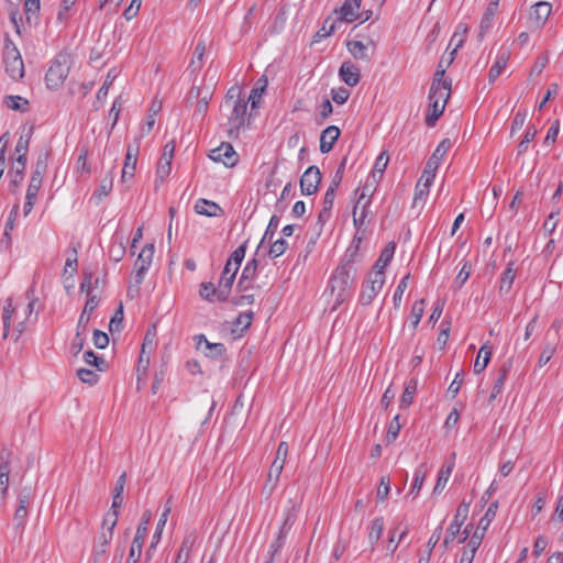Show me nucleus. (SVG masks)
<instances>
[{
	"instance_id": "obj_47",
	"label": "nucleus",
	"mask_w": 563,
	"mask_h": 563,
	"mask_svg": "<svg viewBox=\"0 0 563 563\" xmlns=\"http://www.w3.org/2000/svg\"><path fill=\"white\" fill-rule=\"evenodd\" d=\"M112 186H113V175L111 173H109L108 175H106L100 185L98 186V188L96 189L93 196L96 198H98L99 200H101L102 198L107 197L111 189H112Z\"/></svg>"
},
{
	"instance_id": "obj_15",
	"label": "nucleus",
	"mask_w": 563,
	"mask_h": 563,
	"mask_svg": "<svg viewBox=\"0 0 563 563\" xmlns=\"http://www.w3.org/2000/svg\"><path fill=\"white\" fill-rule=\"evenodd\" d=\"M239 268L231 265V262L225 263L219 280L221 284V290L219 291L221 298H229Z\"/></svg>"
},
{
	"instance_id": "obj_14",
	"label": "nucleus",
	"mask_w": 563,
	"mask_h": 563,
	"mask_svg": "<svg viewBox=\"0 0 563 563\" xmlns=\"http://www.w3.org/2000/svg\"><path fill=\"white\" fill-rule=\"evenodd\" d=\"M26 156L18 155L14 164L9 173L11 177L10 191L15 192L24 179V170L26 167Z\"/></svg>"
},
{
	"instance_id": "obj_50",
	"label": "nucleus",
	"mask_w": 563,
	"mask_h": 563,
	"mask_svg": "<svg viewBox=\"0 0 563 563\" xmlns=\"http://www.w3.org/2000/svg\"><path fill=\"white\" fill-rule=\"evenodd\" d=\"M89 151L87 146H81L79 148V155L77 158V172L80 174H90V164L88 163Z\"/></svg>"
},
{
	"instance_id": "obj_33",
	"label": "nucleus",
	"mask_w": 563,
	"mask_h": 563,
	"mask_svg": "<svg viewBox=\"0 0 563 563\" xmlns=\"http://www.w3.org/2000/svg\"><path fill=\"white\" fill-rule=\"evenodd\" d=\"M206 45L207 41L203 37V35H201L197 42V45L194 51V57L189 65L192 68V70H199L202 67L203 55L206 53Z\"/></svg>"
},
{
	"instance_id": "obj_46",
	"label": "nucleus",
	"mask_w": 563,
	"mask_h": 563,
	"mask_svg": "<svg viewBox=\"0 0 563 563\" xmlns=\"http://www.w3.org/2000/svg\"><path fill=\"white\" fill-rule=\"evenodd\" d=\"M21 54L9 36L4 40L3 63L21 59Z\"/></svg>"
},
{
	"instance_id": "obj_40",
	"label": "nucleus",
	"mask_w": 563,
	"mask_h": 563,
	"mask_svg": "<svg viewBox=\"0 0 563 563\" xmlns=\"http://www.w3.org/2000/svg\"><path fill=\"white\" fill-rule=\"evenodd\" d=\"M267 84H268V81H267L266 76H262L256 81L255 87L252 89V91L249 96V99H247V101L252 102L253 108H255L257 106V102L262 98V95L265 91Z\"/></svg>"
},
{
	"instance_id": "obj_54",
	"label": "nucleus",
	"mask_w": 563,
	"mask_h": 563,
	"mask_svg": "<svg viewBox=\"0 0 563 563\" xmlns=\"http://www.w3.org/2000/svg\"><path fill=\"white\" fill-rule=\"evenodd\" d=\"M32 133H33V128H30V130L26 132V133H22L16 142V145H15V153H18V155H24L27 157V150H29V144H30V141H31V137H32Z\"/></svg>"
},
{
	"instance_id": "obj_64",
	"label": "nucleus",
	"mask_w": 563,
	"mask_h": 563,
	"mask_svg": "<svg viewBox=\"0 0 563 563\" xmlns=\"http://www.w3.org/2000/svg\"><path fill=\"white\" fill-rule=\"evenodd\" d=\"M537 130L534 126H529L523 135V139L518 144V154H522L528 150L529 143L534 139Z\"/></svg>"
},
{
	"instance_id": "obj_52",
	"label": "nucleus",
	"mask_w": 563,
	"mask_h": 563,
	"mask_svg": "<svg viewBox=\"0 0 563 563\" xmlns=\"http://www.w3.org/2000/svg\"><path fill=\"white\" fill-rule=\"evenodd\" d=\"M84 360L87 364L95 366L98 371L102 372L107 369L108 364L106 360L96 355L91 350L85 352Z\"/></svg>"
},
{
	"instance_id": "obj_53",
	"label": "nucleus",
	"mask_w": 563,
	"mask_h": 563,
	"mask_svg": "<svg viewBox=\"0 0 563 563\" xmlns=\"http://www.w3.org/2000/svg\"><path fill=\"white\" fill-rule=\"evenodd\" d=\"M497 508H498L497 501H494L488 506L485 515L479 519L478 529H481L483 531L487 530L490 522L493 521V519L496 516Z\"/></svg>"
},
{
	"instance_id": "obj_5",
	"label": "nucleus",
	"mask_w": 563,
	"mask_h": 563,
	"mask_svg": "<svg viewBox=\"0 0 563 563\" xmlns=\"http://www.w3.org/2000/svg\"><path fill=\"white\" fill-rule=\"evenodd\" d=\"M385 284V273L383 272H369L367 278L362 285L360 294V302L363 306H368L373 302L374 298L382 290Z\"/></svg>"
},
{
	"instance_id": "obj_37",
	"label": "nucleus",
	"mask_w": 563,
	"mask_h": 563,
	"mask_svg": "<svg viewBox=\"0 0 563 563\" xmlns=\"http://www.w3.org/2000/svg\"><path fill=\"white\" fill-rule=\"evenodd\" d=\"M7 74L13 79L19 80L24 76V63L23 59L10 60L4 63Z\"/></svg>"
},
{
	"instance_id": "obj_27",
	"label": "nucleus",
	"mask_w": 563,
	"mask_h": 563,
	"mask_svg": "<svg viewBox=\"0 0 563 563\" xmlns=\"http://www.w3.org/2000/svg\"><path fill=\"white\" fill-rule=\"evenodd\" d=\"M282 472H283V468H280V466H277V464L276 465L271 464V467L267 473L266 482L263 486V493L267 497H269L273 494L274 489L276 488V486L279 482Z\"/></svg>"
},
{
	"instance_id": "obj_45",
	"label": "nucleus",
	"mask_w": 563,
	"mask_h": 563,
	"mask_svg": "<svg viewBox=\"0 0 563 563\" xmlns=\"http://www.w3.org/2000/svg\"><path fill=\"white\" fill-rule=\"evenodd\" d=\"M4 103L14 111L26 112L29 110V101L20 96H8L4 99Z\"/></svg>"
},
{
	"instance_id": "obj_22",
	"label": "nucleus",
	"mask_w": 563,
	"mask_h": 563,
	"mask_svg": "<svg viewBox=\"0 0 563 563\" xmlns=\"http://www.w3.org/2000/svg\"><path fill=\"white\" fill-rule=\"evenodd\" d=\"M450 147H451V141L449 139L442 140L440 142V144L437 146V148L434 150L432 156L427 162L424 169H429L430 172L434 173L439 166L440 161L445 156V154L448 153Z\"/></svg>"
},
{
	"instance_id": "obj_21",
	"label": "nucleus",
	"mask_w": 563,
	"mask_h": 563,
	"mask_svg": "<svg viewBox=\"0 0 563 563\" xmlns=\"http://www.w3.org/2000/svg\"><path fill=\"white\" fill-rule=\"evenodd\" d=\"M195 211L206 217H221L224 214L223 209L217 202L205 198H200L196 201Z\"/></svg>"
},
{
	"instance_id": "obj_49",
	"label": "nucleus",
	"mask_w": 563,
	"mask_h": 563,
	"mask_svg": "<svg viewBox=\"0 0 563 563\" xmlns=\"http://www.w3.org/2000/svg\"><path fill=\"white\" fill-rule=\"evenodd\" d=\"M384 531V519L382 517L375 518L372 521L368 539L372 544L377 543Z\"/></svg>"
},
{
	"instance_id": "obj_16",
	"label": "nucleus",
	"mask_w": 563,
	"mask_h": 563,
	"mask_svg": "<svg viewBox=\"0 0 563 563\" xmlns=\"http://www.w3.org/2000/svg\"><path fill=\"white\" fill-rule=\"evenodd\" d=\"M339 77L347 86L355 87L361 80V70L352 62L345 60L340 66Z\"/></svg>"
},
{
	"instance_id": "obj_60",
	"label": "nucleus",
	"mask_w": 563,
	"mask_h": 563,
	"mask_svg": "<svg viewBox=\"0 0 563 563\" xmlns=\"http://www.w3.org/2000/svg\"><path fill=\"white\" fill-rule=\"evenodd\" d=\"M278 225H279V217L276 214L272 216L258 247H261V245L265 241L271 242L273 240L274 234H275L276 230L278 229Z\"/></svg>"
},
{
	"instance_id": "obj_31",
	"label": "nucleus",
	"mask_w": 563,
	"mask_h": 563,
	"mask_svg": "<svg viewBox=\"0 0 563 563\" xmlns=\"http://www.w3.org/2000/svg\"><path fill=\"white\" fill-rule=\"evenodd\" d=\"M395 253V243L390 242L388 243L384 250L380 252V255L378 260L375 262V265L373 267L372 272H383L386 268V266L391 262Z\"/></svg>"
},
{
	"instance_id": "obj_1",
	"label": "nucleus",
	"mask_w": 563,
	"mask_h": 563,
	"mask_svg": "<svg viewBox=\"0 0 563 563\" xmlns=\"http://www.w3.org/2000/svg\"><path fill=\"white\" fill-rule=\"evenodd\" d=\"M353 280L354 275L352 274V267L349 263L342 264L335 268L329 284L334 301L333 309H336L351 297Z\"/></svg>"
},
{
	"instance_id": "obj_43",
	"label": "nucleus",
	"mask_w": 563,
	"mask_h": 563,
	"mask_svg": "<svg viewBox=\"0 0 563 563\" xmlns=\"http://www.w3.org/2000/svg\"><path fill=\"white\" fill-rule=\"evenodd\" d=\"M417 390V380L411 379L405 387V390L399 400V407L405 409L412 404L413 396Z\"/></svg>"
},
{
	"instance_id": "obj_29",
	"label": "nucleus",
	"mask_w": 563,
	"mask_h": 563,
	"mask_svg": "<svg viewBox=\"0 0 563 563\" xmlns=\"http://www.w3.org/2000/svg\"><path fill=\"white\" fill-rule=\"evenodd\" d=\"M221 290V284L219 283L216 287L212 283H202L200 285L199 295L208 301H225L228 298H221L219 291Z\"/></svg>"
},
{
	"instance_id": "obj_39",
	"label": "nucleus",
	"mask_w": 563,
	"mask_h": 563,
	"mask_svg": "<svg viewBox=\"0 0 563 563\" xmlns=\"http://www.w3.org/2000/svg\"><path fill=\"white\" fill-rule=\"evenodd\" d=\"M41 9L40 0H24V11L26 15V22L31 24L37 22L38 14Z\"/></svg>"
},
{
	"instance_id": "obj_3",
	"label": "nucleus",
	"mask_w": 563,
	"mask_h": 563,
	"mask_svg": "<svg viewBox=\"0 0 563 563\" xmlns=\"http://www.w3.org/2000/svg\"><path fill=\"white\" fill-rule=\"evenodd\" d=\"M297 518V508L292 506L287 509L284 521L279 528L276 539L271 543L268 551V560L265 563H274L275 556L279 553L285 544V539L289 533Z\"/></svg>"
},
{
	"instance_id": "obj_55",
	"label": "nucleus",
	"mask_w": 563,
	"mask_h": 563,
	"mask_svg": "<svg viewBox=\"0 0 563 563\" xmlns=\"http://www.w3.org/2000/svg\"><path fill=\"white\" fill-rule=\"evenodd\" d=\"M162 103L157 100H154L150 108V113L146 118L145 125L143 128V132L150 133L155 124V115L161 111Z\"/></svg>"
},
{
	"instance_id": "obj_7",
	"label": "nucleus",
	"mask_w": 563,
	"mask_h": 563,
	"mask_svg": "<svg viewBox=\"0 0 563 563\" xmlns=\"http://www.w3.org/2000/svg\"><path fill=\"white\" fill-rule=\"evenodd\" d=\"M232 106L231 114L228 118L229 136H238L241 128L244 126L247 112V100H235Z\"/></svg>"
},
{
	"instance_id": "obj_13",
	"label": "nucleus",
	"mask_w": 563,
	"mask_h": 563,
	"mask_svg": "<svg viewBox=\"0 0 563 563\" xmlns=\"http://www.w3.org/2000/svg\"><path fill=\"white\" fill-rule=\"evenodd\" d=\"M113 530L114 527L112 526H109L107 530H101L97 542L93 544L91 563H99L100 559L107 553L113 537Z\"/></svg>"
},
{
	"instance_id": "obj_4",
	"label": "nucleus",
	"mask_w": 563,
	"mask_h": 563,
	"mask_svg": "<svg viewBox=\"0 0 563 563\" xmlns=\"http://www.w3.org/2000/svg\"><path fill=\"white\" fill-rule=\"evenodd\" d=\"M69 74L68 56L59 54L49 66L45 80L49 89L60 87Z\"/></svg>"
},
{
	"instance_id": "obj_2",
	"label": "nucleus",
	"mask_w": 563,
	"mask_h": 563,
	"mask_svg": "<svg viewBox=\"0 0 563 563\" xmlns=\"http://www.w3.org/2000/svg\"><path fill=\"white\" fill-rule=\"evenodd\" d=\"M362 0H344L342 5L334 9L333 13L336 15V21L352 23L360 20L361 22L368 21L373 12L372 10L360 11Z\"/></svg>"
},
{
	"instance_id": "obj_36",
	"label": "nucleus",
	"mask_w": 563,
	"mask_h": 563,
	"mask_svg": "<svg viewBox=\"0 0 563 563\" xmlns=\"http://www.w3.org/2000/svg\"><path fill=\"white\" fill-rule=\"evenodd\" d=\"M453 467V462L442 465L438 474V479L433 488V493H440L441 490H443L452 474Z\"/></svg>"
},
{
	"instance_id": "obj_8",
	"label": "nucleus",
	"mask_w": 563,
	"mask_h": 563,
	"mask_svg": "<svg viewBox=\"0 0 563 563\" xmlns=\"http://www.w3.org/2000/svg\"><path fill=\"white\" fill-rule=\"evenodd\" d=\"M470 510V504L468 503H461L460 506L456 509V514L454 516L453 521L449 526L446 530V536L443 540V545L448 548L450 543H452L457 534L461 532V527L463 526L465 519L467 518Z\"/></svg>"
},
{
	"instance_id": "obj_18",
	"label": "nucleus",
	"mask_w": 563,
	"mask_h": 563,
	"mask_svg": "<svg viewBox=\"0 0 563 563\" xmlns=\"http://www.w3.org/2000/svg\"><path fill=\"white\" fill-rule=\"evenodd\" d=\"M11 455L10 451H2L0 456V496L5 497L9 488V475L11 470Z\"/></svg>"
},
{
	"instance_id": "obj_38",
	"label": "nucleus",
	"mask_w": 563,
	"mask_h": 563,
	"mask_svg": "<svg viewBox=\"0 0 563 563\" xmlns=\"http://www.w3.org/2000/svg\"><path fill=\"white\" fill-rule=\"evenodd\" d=\"M15 308L13 306L12 298H7L5 305L3 307V313H2V322H3V338L7 339L10 333V321L12 318V314L14 313Z\"/></svg>"
},
{
	"instance_id": "obj_19",
	"label": "nucleus",
	"mask_w": 563,
	"mask_h": 563,
	"mask_svg": "<svg viewBox=\"0 0 563 563\" xmlns=\"http://www.w3.org/2000/svg\"><path fill=\"white\" fill-rule=\"evenodd\" d=\"M137 155L139 147L134 145H129L126 148L125 162L121 175L122 183H126L128 180L133 178L137 163Z\"/></svg>"
},
{
	"instance_id": "obj_12",
	"label": "nucleus",
	"mask_w": 563,
	"mask_h": 563,
	"mask_svg": "<svg viewBox=\"0 0 563 563\" xmlns=\"http://www.w3.org/2000/svg\"><path fill=\"white\" fill-rule=\"evenodd\" d=\"M552 11L551 3L547 1L537 2L529 14V21L536 29H541L548 21Z\"/></svg>"
},
{
	"instance_id": "obj_34",
	"label": "nucleus",
	"mask_w": 563,
	"mask_h": 563,
	"mask_svg": "<svg viewBox=\"0 0 563 563\" xmlns=\"http://www.w3.org/2000/svg\"><path fill=\"white\" fill-rule=\"evenodd\" d=\"M516 278V269L514 268V262L508 263L506 269L504 271L500 284H499V292H508L514 284Z\"/></svg>"
},
{
	"instance_id": "obj_35",
	"label": "nucleus",
	"mask_w": 563,
	"mask_h": 563,
	"mask_svg": "<svg viewBox=\"0 0 563 563\" xmlns=\"http://www.w3.org/2000/svg\"><path fill=\"white\" fill-rule=\"evenodd\" d=\"M41 186L42 185H40V184L30 181V184L27 186L26 195H25V203L23 207L24 216H27L32 211L33 206L35 205V201L37 198V194L41 189Z\"/></svg>"
},
{
	"instance_id": "obj_17",
	"label": "nucleus",
	"mask_w": 563,
	"mask_h": 563,
	"mask_svg": "<svg viewBox=\"0 0 563 563\" xmlns=\"http://www.w3.org/2000/svg\"><path fill=\"white\" fill-rule=\"evenodd\" d=\"M257 267L258 261L256 258H252L246 263L236 286L240 291H246L252 288V282L257 274Z\"/></svg>"
},
{
	"instance_id": "obj_59",
	"label": "nucleus",
	"mask_w": 563,
	"mask_h": 563,
	"mask_svg": "<svg viewBox=\"0 0 563 563\" xmlns=\"http://www.w3.org/2000/svg\"><path fill=\"white\" fill-rule=\"evenodd\" d=\"M288 451H289L288 443L285 442V441H282L278 444V448H277V451H276V455H275V460L273 461L272 464H274V465L277 464V466H280V468H284L285 462H286L287 456H288Z\"/></svg>"
},
{
	"instance_id": "obj_58",
	"label": "nucleus",
	"mask_w": 563,
	"mask_h": 563,
	"mask_svg": "<svg viewBox=\"0 0 563 563\" xmlns=\"http://www.w3.org/2000/svg\"><path fill=\"white\" fill-rule=\"evenodd\" d=\"M388 162H389V157L387 155L386 152H382L376 161H375V164H374V169H373V173H372V176L373 178L375 179L376 177V174H379V178L383 177V174L388 165Z\"/></svg>"
},
{
	"instance_id": "obj_9",
	"label": "nucleus",
	"mask_w": 563,
	"mask_h": 563,
	"mask_svg": "<svg viewBox=\"0 0 563 563\" xmlns=\"http://www.w3.org/2000/svg\"><path fill=\"white\" fill-rule=\"evenodd\" d=\"M209 158L217 163H222L225 167H234L239 162V156L230 143L222 142L218 147L212 148Z\"/></svg>"
},
{
	"instance_id": "obj_57",
	"label": "nucleus",
	"mask_w": 563,
	"mask_h": 563,
	"mask_svg": "<svg viewBox=\"0 0 563 563\" xmlns=\"http://www.w3.org/2000/svg\"><path fill=\"white\" fill-rule=\"evenodd\" d=\"M424 306H426L424 299L417 300L412 305V309H411V320L412 321H411V323H412L413 329L417 328V325L419 324V322L423 316Z\"/></svg>"
},
{
	"instance_id": "obj_10",
	"label": "nucleus",
	"mask_w": 563,
	"mask_h": 563,
	"mask_svg": "<svg viewBox=\"0 0 563 563\" xmlns=\"http://www.w3.org/2000/svg\"><path fill=\"white\" fill-rule=\"evenodd\" d=\"M299 183L302 195L310 196L316 194L321 183V172L319 167L314 165L308 167L301 175Z\"/></svg>"
},
{
	"instance_id": "obj_48",
	"label": "nucleus",
	"mask_w": 563,
	"mask_h": 563,
	"mask_svg": "<svg viewBox=\"0 0 563 563\" xmlns=\"http://www.w3.org/2000/svg\"><path fill=\"white\" fill-rule=\"evenodd\" d=\"M451 93V85H443L438 86V89L435 90V93L432 91V87L429 91V101L433 102L434 100H439V102H443V106L445 107L448 99Z\"/></svg>"
},
{
	"instance_id": "obj_25",
	"label": "nucleus",
	"mask_w": 563,
	"mask_h": 563,
	"mask_svg": "<svg viewBox=\"0 0 563 563\" xmlns=\"http://www.w3.org/2000/svg\"><path fill=\"white\" fill-rule=\"evenodd\" d=\"M510 368H511V362L510 361L505 362L501 365V367L499 368L497 377L494 380L492 393L489 395V402H492L497 397V395H499L500 391L503 390L505 382H506V378H507V375H508Z\"/></svg>"
},
{
	"instance_id": "obj_42",
	"label": "nucleus",
	"mask_w": 563,
	"mask_h": 563,
	"mask_svg": "<svg viewBox=\"0 0 563 563\" xmlns=\"http://www.w3.org/2000/svg\"><path fill=\"white\" fill-rule=\"evenodd\" d=\"M372 199L366 198L365 205H362V208L356 209V205L353 209V222L356 229H360L364 223L368 214V209L371 206Z\"/></svg>"
},
{
	"instance_id": "obj_63",
	"label": "nucleus",
	"mask_w": 563,
	"mask_h": 563,
	"mask_svg": "<svg viewBox=\"0 0 563 563\" xmlns=\"http://www.w3.org/2000/svg\"><path fill=\"white\" fill-rule=\"evenodd\" d=\"M288 247V243L284 239H278L269 247L268 254L271 257L276 258L283 255Z\"/></svg>"
},
{
	"instance_id": "obj_24",
	"label": "nucleus",
	"mask_w": 563,
	"mask_h": 563,
	"mask_svg": "<svg viewBox=\"0 0 563 563\" xmlns=\"http://www.w3.org/2000/svg\"><path fill=\"white\" fill-rule=\"evenodd\" d=\"M434 178V173L429 169H424L420 179L417 183L416 191H415V202L419 200H423L428 195L429 187L432 184Z\"/></svg>"
},
{
	"instance_id": "obj_44",
	"label": "nucleus",
	"mask_w": 563,
	"mask_h": 563,
	"mask_svg": "<svg viewBox=\"0 0 563 563\" xmlns=\"http://www.w3.org/2000/svg\"><path fill=\"white\" fill-rule=\"evenodd\" d=\"M429 107L431 111L426 117V124L428 126H433L438 119L442 115L445 107L443 106V102H439V100L430 102Z\"/></svg>"
},
{
	"instance_id": "obj_26",
	"label": "nucleus",
	"mask_w": 563,
	"mask_h": 563,
	"mask_svg": "<svg viewBox=\"0 0 563 563\" xmlns=\"http://www.w3.org/2000/svg\"><path fill=\"white\" fill-rule=\"evenodd\" d=\"M510 58V53L508 51H500L496 57L495 63L489 69L488 79L490 82H494L505 70L507 63Z\"/></svg>"
},
{
	"instance_id": "obj_28",
	"label": "nucleus",
	"mask_w": 563,
	"mask_h": 563,
	"mask_svg": "<svg viewBox=\"0 0 563 563\" xmlns=\"http://www.w3.org/2000/svg\"><path fill=\"white\" fill-rule=\"evenodd\" d=\"M47 162H48V153L44 152L38 155L36 163L34 165V170L32 173L31 183L40 184L42 185L44 175L47 169Z\"/></svg>"
},
{
	"instance_id": "obj_30",
	"label": "nucleus",
	"mask_w": 563,
	"mask_h": 563,
	"mask_svg": "<svg viewBox=\"0 0 563 563\" xmlns=\"http://www.w3.org/2000/svg\"><path fill=\"white\" fill-rule=\"evenodd\" d=\"M347 49L352 54V56L356 59L369 62L372 58V54L368 53V47L361 41H349Z\"/></svg>"
},
{
	"instance_id": "obj_23",
	"label": "nucleus",
	"mask_w": 563,
	"mask_h": 563,
	"mask_svg": "<svg viewBox=\"0 0 563 563\" xmlns=\"http://www.w3.org/2000/svg\"><path fill=\"white\" fill-rule=\"evenodd\" d=\"M497 9H498V0L496 1H490L487 7H486V10L483 14V18L481 20V24H479V33H478V37L482 40L485 34L490 30L492 27V24H493V20H494V16L497 12Z\"/></svg>"
},
{
	"instance_id": "obj_61",
	"label": "nucleus",
	"mask_w": 563,
	"mask_h": 563,
	"mask_svg": "<svg viewBox=\"0 0 563 563\" xmlns=\"http://www.w3.org/2000/svg\"><path fill=\"white\" fill-rule=\"evenodd\" d=\"M246 243L247 242H244L243 244H241L239 247H236L232 254L230 255V257L228 258L227 262H231V265L233 266H236V267H240L242 261L244 260L245 257V252H246Z\"/></svg>"
},
{
	"instance_id": "obj_51",
	"label": "nucleus",
	"mask_w": 563,
	"mask_h": 563,
	"mask_svg": "<svg viewBox=\"0 0 563 563\" xmlns=\"http://www.w3.org/2000/svg\"><path fill=\"white\" fill-rule=\"evenodd\" d=\"M172 161H173L172 157H167L164 155H162L159 158V162L157 164L156 174H157V177L162 181H164L169 176V174L172 172Z\"/></svg>"
},
{
	"instance_id": "obj_62",
	"label": "nucleus",
	"mask_w": 563,
	"mask_h": 563,
	"mask_svg": "<svg viewBox=\"0 0 563 563\" xmlns=\"http://www.w3.org/2000/svg\"><path fill=\"white\" fill-rule=\"evenodd\" d=\"M77 376L82 383H86L89 385L97 384V382L99 379V375L96 372L88 369V368H79L77 371Z\"/></svg>"
},
{
	"instance_id": "obj_11",
	"label": "nucleus",
	"mask_w": 563,
	"mask_h": 563,
	"mask_svg": "<svg viewBox=\"0 0 563 563\" xmlns=\"http://www.w3.org/2000/svg\"><path fill=\"white\" fill-rule=\"evenodd\" d=\"M153 254H154L153 244H147L141 250V252L135 261L136 272H135L134 278H135L136 284H142L143 279H144V275L152 264Z\"/></svg>"
},
{
	"instance_id": "obj_20",
	"label": "nucleus",
	"mask_w": 563,
	"mask_h": 563,
	"mask_svg": "<svg viewBox=\"0 0 563 563\" xmlns=\"http://www.w3.org/2000/svg\"><path fill=\"white\" fill-rule=\"evenodd\" d=\"M340 134L341 131L335 125H329L324 129L320 135V152L322 154L329 153L333 148V145L338 141Z\"/></svg>"
},
{
	"instance_id": "obj_6",
	"label": "nucleus",
	"mask_w": 563,
	"mask_h": 563,
	"mask_svg": "<svg viewBox=\"0 0 563 563\" xmlns=\"http://www.w3.org/2000/svg\"><path fill=\"white\" fill-rule=\"evenodd\" d=\"M152 519V511L145 510L137 526L135 537L132 541L126 563H137L141 556L143 542L147 533V526Z\"/></svg>"
},
{
	"instance_id": "obj_56",
	"label": "nucleus",
	"mask_w": 563,
	"mask_h": 563,
	"mask_svg": "<svg viewBox=\"0 0 563 563\" xmlns=\"http://www.w3.org/2000/svg\"><path fill=\"white\" fill-rule=\"evenodd\" d=\"M409 278H410V274L408 273L401 278V280L399 282V284L395 290V294L393 297V302H394L395 308L400 307L402 295L408 287Z\"/></svg>"
},
{
	"instance_id": "obj_41",
	"label": "nucleus",
	"mask_w": 563,
	"mask_h": 563,
	"mask_svg": "<svg viewBox=\"0 0 563 563\" xmlns=\"http://www.w3.org/2000/svg\"><path fill=\"white\" fill-rule=\"evenodd\" d=\"M170 511H172V504H170V499H168L165 505V509H164L163 514L161 515V518L156 525V531L153 536V541H152L151 548H154L155 543L159 541L162 531L166 525V521H167V518H168V515L170 514Z\"/></svg>"
},
{
	"instance_id": "obj_32",
	"label": "nucleus",
	"mask_w": 563,
	"mask_h": 563,
	"mask_svg": "<svg viewBox=\"0 0 563 563\" xmlns=\"http://www.w3.org/2000/svg\"><path fill=\"white\" fill-rule=\"evenodd\" d=\"M492 357V346L485 343L481 346L477 358L474 363V373H482L488 365Z\"/></svg>"
}]
</instances>
